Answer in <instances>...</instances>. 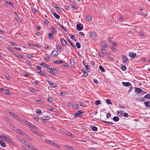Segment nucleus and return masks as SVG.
<instances>
[{
    "mask_svg": "<svg viewBox=\"0 0 150 150\" xmlns=\"http://www.w3.org/2000/svg\"><path fill=\"white\" fill-rule=\"evenodd\" d=\"M13 130L17 133H19L20 134H21L22 132H21V131L16 129H15Z\"/></svg>",
    "mask_w": 150,
    "mask_h": 150,
    "instance_id": "37",
    "label": "nucleus"
},
{
    "mask_svg": "<svg viewBox=\"0 0 150 150\" xmlns=\"http://www.w3.org/2000/svg\"><path fill=\"white\" fill-rule=\"evenodd\" d=\"M36 112L37 114L38 113L39 115L41 113V110L39 109L37 110H36Z\"/></svg>",
    "mask_w": 150,
    "mask_h": 150,
    "instance_id": "44",
    "label": "nucleus"
},
{
    "mask_svg": "<svg viewBox=\"0 0 150 150\" xmlns=\"http://www.w3.org/2000/svg\"><path fill=\"white\" fill-rule=\"evenodd\" d=\"M145 98L150 99V94H148L144 96Z\"/></svg>",
    "mask_w": 150,
    "mask_h": 150,
    "instance_id": "36",
    "label": "nucleus"
},
{
    "mask_svg": "<svg viewBox=\"0 0 150 150\" xmlns=\"http://www.w3.org/2000/svg\"><path fill=\"white\" fill-rule=\"evenodd\" d=\"M77 30H81L83 28L81 24H77L76 25Z\"/></svg>",
    "mask_w": 150,
    "mask_h": 150,
    "instance_id": "7",
    "label": "nucleus"
},
{
    "mask_svg": "<svg viewBox=\"0 0 150 150\" xmlns=\"http://www.w3.org/2000/svg\"><path fill=\"white\" fill-rule=\"evenodd\" d=\"M40 74L41 75H43L44 76L46 75V74L45 73L41 71V72H40Z\"/></svg>",
    "mask_w": 150,
    "mask_h": 150,
    "instance_id": "61",
    "label": "nucleus"
},
{
    "mask_svg": "<svg viewBox=\"0 0 150 150\" xmlns=\"http://www.w3.org/2000/svg\"><path fill=\"white\" fill-rule=\"evenodd\" d=\"M121 69L123 71H125L126 70V68L125 65H123L121 67Z\"/></svg>",
    "mask_w": 150,
    "mask_h": 150,
    "instance_id": "39",
    "label": "nucleus"
},
{
    "mask_svg": "<svg viewBox=\"0 0 150 150\" xmlns=\"http://www.w3.org/2000/svg\"><path fill=\"white\" fill-rule=\"evenodd\" d=\"M100 57H103L104 56V54L102 53H99Z\"/></svg>",
    "mask_w": 150,
    "mask_h": 150,
    "instance_id": "60",
    "label": "nucleus"
},
{
    "mask_svg": "<svg viewBox=\"0 0 150 150\" xmlns=\"http://www.w3.org/2000/svg\"><path fill=\"white\" fill-rule=\"evenodd\" d=\"M47 82L50 85L51 87L52 88H55L57 86V85L54 82H52V81L49 80H47Z\"/></svg>",
    "mask_w": 150,
    "mask_h": 150,
    "instance_id": "3",
    "label": "nucleus"
},
{
    "mask_svg": "<svg viewBox=\"0 0 150 150\" xmlns=\"http://www.w3.org/2000/svg\"><path fill=\"white\" fill-rule=\"evenodd\" d=\"M17 57H18L19 58H22L23 57V56L22 55L20 54H16L15 55Z\"/></svg>",
    "mask_w": 150,
    "mask_h": 150,
    "instance_id": "49",
    "label": "nucleus"
},
{
    "mask_svg": "<svg viewBox=\"0 0 150 150\" xmlns=\"http://www.w3.org/2000/svg\"><path fill=\"white\" fill-rule=\"evenodd\" d=\"M101 121L104 123H107L110 125H112V124H114V123L112 122H108V121H104V120H101Z\"/></svg>",
    "mask_w": 150,
    "mask_h": 150,
    "instance_id": "30",
    "label": "nucleus"
},
{
    "mask_svg": "<svg viewBox=\"0 0 150 150\" xmlns=\"http://www.w3.org/2000/svg\"><path fill=\"white\" fill-rule=\"evenodd\" d=\"M36 101L38 102H39L40 103H42L43 102V101L41 99H37Z\"/></svg>",
    "mask_w": 150,
    "mask_h": 150,
    "instance_id": "43",
    "label": "nucleus"
},
{
    "mask_svg": "<svg viewBox=\"0 0 150 150\" xmlns=\"http://www.w3.org/2000/svg\"><path fill=\"white\" fill-rule=\"evenodd\" d=\"M96 33L94 32H91L90 34V37L91 38H94L96 36Z\"/></svg>",
    "mask_w": 150,
    "mask_h": 150,
    "instance_id": "8",
    "label": "nucleus"
},
{
    "mask_svg": "<svg viewBox=\"0 0 150 150\" xmlns=\"http://www.w3.org/2000/svg\"><path fill=\"white\" fill-rule=\"evenodd\" d=\"M52 145L55 146L58 148H59L60 147L59 145H57V144H55V143H52Z\"/></svg>",
    "mask_w": 150,
    "mask_h": 150,
    "instance_id": "42",
    "label": "nucleus"
},
{
    "mask_svg": "<svg viewBox=\"0 0 150 150\" xmlns=\"http://www.w3.org/2000/svg\"><path fill=\"white\" fill-rule=\"evenodd\" d=\"M54 62L55 63L57 64H58L61 63L62 62V61L61 60H58L57 61H54Z\"/></svg>",
    "mask_w": 150,
    "mask_h": 150,
    "instance_id": "47",
    "label": "nucleus"
},
{
    "mask_svg": "<svg viewBox=\"0 0 150 150\" xmlns=\"http://www.w3.org/2000/svg\"><path fill=\"white\" fill-rule=\"evenodd\" d=\"M123 115L125 117H128V114L126 113H123Z\"/></svg>",
    "mask_w": 150,
    "mask_h": 150,
    "instance_id": "48",
    "label": "nucleus"
},
{
    "mask_svg": "<svg viewBox=\"0 0 150 150\" xmlns=\"http://www.w3.org/2000/svg\"><path fill=\"white\" fill-rule=\"evenodd\" d=\"M86 20L87 21H90L92 20V18L91 17L88 15H86Z\"/></svg>",
    "mask_w": 150,
    "mask_h": 150,
    "instance_id": "15",
    "label": "nucleus"
},
{
    "mask_svg": "<svg viewBox=\"0 0 150 150\" xmlns=\"http://www.w3.org/2000/svg\"><path fill=\"white\" fill-rule=\"evenodd\" d=\"M76 46L79 49L81 47V45L79 42H76Z\"/></svg>",
    "mask_w": 150,
    "mask_h": 150,
    "instance_id": "38",
    "label": "nucleus"
},
{
    "mask_svg": "<svg viewBox=\"0 0 150 150\" xmlns=\"http://www.w3.org/2000/svg\"><path fill=\"white\" fill-rule=\"evenodd\" d=\"M92 130L94 131H96L97 130V128L95 126H92L91 127Z\"/></svg>",
    "mask_w": 150,
    "mask_h": 150,
    "instance_id": "26",
    "label": "nucleus"
},
{
    "mask_svg": "<svg viewBox=\"0 0 150 150\" xmlns=\"http://www.w3.org/2000/svg\"><path fill=\"white\" fill-rule=\"evenodd\" d=\"M106 102L109 104H112V103L111 102V100L109 99H107Z\"/></svg>",
    "mask_w": 150,
    "mask_h": 150,
    "instance_id": "35",
    "label": "nucleus"
},
{
    "mask_svg": "<svg viewBox=\"0 0 150 150\" xmlns=\"http://www.w3.org/2000/svg\"><path fill=\"white\" fill-rule=\"evenodd\" d=\"M124 112L122 110H119L117 111V115L119 116H122L123 115Z\"/></svg>",
    "mask_w": 150,
    "mask_h": 150,
    "instance_id": "11",
    "label": "nucleus"
},
{
    "mask_svg": "<svg viewBox=\"0 0 150 150\" xmlns=\"http://www.w3.org/2000/svg\"><path fill=\"white\" fill-rule=\"evenodd\" d=\"M48 36L50 40H52L54 39L53 35L52 33H49L48 34Z\"/></svg>",
    "mask_w": 150,
    "mask_h": 150,
    "instance_id": "18",
    "label": "nucleus"
},
{
    "mask_svg": "<svg viewBox=\"0 0 150 150\" xmlns=\"http://www.w3.org/2000/svg\"><path fill=\"white\" fill-rule=\"evenodd\" d=\"M57 47L59 48V51H61V50L62 49V46L61 45H58V46H57Z\"/></svg>",
    "mask_w": 150,
    "mask_h": 150,
    "instance_id": "57",
    "label": "nucleus"
},
{
    "mask_svg": "<svg viewBox=\"0 0 150 150\" xmlns=\"http://www.w3.org/2000/svg\"><path fill=\"white\" fill-rule=\"evenodd\" d=\"M99 69H100V70L103 71V72H105V70L104 69V68L103 67L101 66L100 65L99 66Z\"/></svg>",
    "mask_w": 150,
    "mask_h": 150,
    "instance_id": "29",
    "label": "nucleus"
},
{
    "mask_svg": "<svg viewBox=\"0 0 150 150\" xmlns=\"http://www.w3.org/2000/svg\"><path fill=\"white\" fill-rule=\"evenodd\" d=\"M70 64L71 65H74L75 63V61L74 59H69Z\"/></svg>",
    "mask_w": 150,
    "mask_h": 150,
    "instance_id": "25",
    "label": "nucleus"
},
{
    "mask_svg": "<svg viewBox=\"0 0 150 150\" xmlns=\"http://www.w3.org/2000/svg\"><path fill=\"white\" fill-rule=\"evenodd\" d=\"M122 84L126 86H128L130 85L131 83L129 82H122Z\"/></svg>",
    "mask_w": 150,
    "mask_h": 150,
    "instance_id": "9",
    "label": "nucleus"
},
{
    "mask_svg": "<svg viewBox=\"0 0 150 150\" xmlns=\"http://www.w3.org/2000/svg\"><path fill=\"white\" fill-rule=\"evenodd\" d=\"M18 140L21 142L23 144L26 146H29V145L30 143L26 141V140L20 138L18 139Z\"/></svg>",
    "mask_w": 150,
    "mask_h": 150,
    "instance_id": "2",
    "label": "nucleus"
},
{
    "mask_svg": "<svg viewBox=\"0 0 150 150\" xmlns=\"http://www.w3.org/2000/svg\"><path fill=\"white\" fill-rule=\"evenodd\" d=\"M51 32L53 33H57V31H56L55 28L53 26H52V27L51 28Z\"/></svg>",
    "mask_w": 150,
    "mask_h": 150,
    "instance_id": "19",
    "label": "nucleus"
},
{
    "mask_svg": "<svg viewBox=\"0 0 150 150\" xmlns=\"http://www.w3.org/2000/svg\"><path fill=\"white\" fill-rule=\"evenodd\" d=\"M144 105L145 106H146L148 107H150V101H145L144 102Z\"/></svg>",
    "mask_w": 150,
    "mask_h": 150,
    "instance_id": "20",
    "label": "nucleus"
},
{
    "mask_svg": "<svg viewBox=\"0 0 150 150\" xmlns=\"http://www.w3.org/2000/svg\"><path fill=\"white\" fill-rule=\"evenodd\" d=\"M21 148L23 150H26V149H27L26 147L23 145H21Z\"/></svg>",
    "mask_w": 150,
    "mask_h": 150,
    "instance_id": "50",
    "label": "nucleus"
},
{
    "mask_svg": "<svg viewBox=\"0 0 150 150\" xmlns=\"http://www.w3.org/2000/svg\"><path fill=\"white\" fill-rule=\"evenodd\" d=\"M72 106H73L75 108H78L79 107L78 105L76 104L72 105Z\"/></svg>",
    "mask_w": 150,
    "mask_h": 150,
    "instance_id": "56",
    "label": "nucleus"
},
{
    "mask_svg": "<svg viewBox=\"0 0 150 150\" xmlns=\"http://www.w3.org/2000/svg\"><path fill=\"white\" fill-rule=\"evenodd\" d=\"M21 122L27 125L29 127L30 130L31 131L33 132L39 136H41V134L39 132H38L36 131L37 129V127L33 125L30 122L25 120L24 119H22L21 120Z\"/></svg>",
    "mask_w": 150,
    "mask_h": 150,
    "instance_id": "1",
    "label": "nucleus"
},
{
    "mask_svg": "<svg viewBox=\"0 0 150 150\" xmlns=\"http://www.w3.org/2000/svg\"><path fill=\"white\" fill-rule=\"evenodd\" d=\"M27 63L28 64L30 65V66H31L32 64L29 60H27Z\"/></svg>",
    "mask_w": 150,
    "mask_h": 150,
    "instance_id": "55",
    "label": "nucleus"
},
{
    "mask_svg": "<svg viewBox=\"0 0 150 150\" xmlns=\"http://www.w3.org/2000/svg\"><path fill=\"white\" fill-rule=\"evenodd\" d=\"M79 34L82 36H84L85 35L84 33L83 32H79Z\"/></svg>",
    "mask_w": 150,
    "mask_h": 150,
    "instance_id": "58",
    "label": "nucleus"
},
{
    "mask_svg": "<svg viewBox=\"0 0 150 150\" xmlns=\"http://www.w3.org/2000/svg\"><path fill=\"white\" fill-rule=\"evenodd\" d=\"M142 91V90L139 88H136L135 90V91L136 93H139L140 92H141V91Z\"/></svg>",
    "mask_w": 150,
    "mask_h": 150,
    "instance_id": "16",
    "label": "nucleus"
},
{
    "mask_svg": "<svg viewBox=\"0 0 150 150\" xmlns=\"http://www.w3.org/2000/svg\"><path fill=\"white\" fill-rule=\"evenodd\" d=\"M100 44L103 47H106L107 46V44L104 42L100 41Z\"/></svg>",
    "mask_w": 150,
    "mask_h": 150,
    "instance_id": "12",
    "label": "nucleus"
},
{
    "mask_svg": "<svg viewBox=\"0 0 150 150\" xmlns=\"http://www.w3.org/2000/svg\"><path fill=\"white\" fill-rule=\"evenodd\" d=\"M0 144L2 147H5L6 146V144L2 141L0 140Z\"/></svg>",
    "mask_w": 150,
    "mask_h": 150,
    "instance_id": "23",
    "label": "nucleus"
},
{
    "mask_svg": "<svg viewBox=\"0 0 150 150\" xmlns=\"http://www.w3.org/2000/svg\"><path fill=\"white\" fill-rule=\"evenodd\" d=\"M60 41L62 44L64 46H65L67 44V42L64 39H61L60 40Z\"/></svg>",
    "mask_w": 150,
    "mask_h": 150,
    "instance_id": "13",
    "label": "nucleus"
},
{
    "mask_svg": "<svg viewBox=\"0 0 150 150\" xmlns=\"http://www.w3.org/2000/svg\"><path fill=\"white\" fill-rule=\"evenodd\" d=\"M40 65L43 67H45L47 68L49 67V65L44 63H41L40 64Z\"/></svg>",
    "mask_w": 150,
    "mask_h": 150,
    "instance_id": "17",
    "label": "nucleus"
},
{
    "mask_svg": "<svg viewBox=\"0 0 150 150\" xmlns=\"http://www.w3.org/2000/svg\"><path fill=\"white\" fill-rule=\"evenodd\" d=\"M69 36L71 38L74 40L75 42H76L77 41V40L76 39L75 37L73 35L71 34H70L69 35Z\"/></svg>",
    "mask_w": 150,
    "mask_h": 150,
    "instance_id": "22",
    "label": "nucleus"
},
{
    "mask_svg": "<svg viewBox=\"0 0 150 150\" xmlns=\"http://www.w3.org/2000/svg\"><path fill=\"white\" fill-rule=\"evenodd\" d=\"M93 81L96 84H97L98 83V81L95 79H93Z\"/></svg>",
    "mask_w": 150,
    "mask_h": 150,
    "instance_id": "63",
    "label": "nucleus"
},
{
    "mask_svg": "<svg viewBox=\"0 0 150 150\" xmlns=\"http://www.w3.org/2000/svg\"><path fill=\"white\" fill-rule=\"evenodd\" d=\"M122 58L123 61V62L126 64H128L129 63V60L128 58L126 56H122Z\"/></svg>",
    "mask_w": 150,
    "mask_h": 150,
    "instance_id": "4",
    "label": "nucleus"
},
{
    "mask_svg": "<svg viewBox=\"0 0 150 150\" xmlns=\"http://www.w3.org/2000/svg\"><path fill=\"white\" fill-rule=\"evenodd\" d=\"M29 145V146H28L29 148L32 150H35V149L36 148H35L34 147V146L33 145H31L30 143Z\"/></svg>",
    "mask_w": 150,
    "mask_h": 150,
    "instance_id": "21",
    "label": "nucleus"
},
{
    "mask_svg": "<svg viewBox=\"0 0 150 150\" xmlns=\"http://www.w3.org/2000/svg\"><path fill=\"white\" fill-rule=\"evenodd\" d=\"M53 99L51 97H48L47 98V100L49 102H52L53 101Z\"/></svg>",
    "mask_w": 150,
    "mask_h": 150,
    "instance_id": "32",
    "label": "nucleus"
},
{
    "mask_svg": "<svg viewBox=\"0 0 150 150\" xmlns=\"http://www.w3.org/2000/svg\"><path fill=\"white\" fill-rule=\"evenodd\" d=\"M36 67L37 69L40 70H41L42 69V68L39 66H36Z\"/></svg>",
    "mask_w": 150,
    "mask_h": 150,
    "instance_id": "62",
    "label": "nucleus"
},
{
    "mask_svg": "<svg viewBox=\"0 0 150 150\" xmlns=\"http://www.w3.org/2000/svg\"><path fill=\"white\" fill-rule=\"evenodd\" d=\"M58 52L55 50H54L52 52V53L51 54V56L54 57L56 56H57V55H58Z\"/></svg>",
    "mask_w": 150,
    "mask_h": 150,
    "instance_id": "6",
    "label": "nucleus"
},
{
    "mask_svg": "<svg viewBox=\"0 0 150 150\" xmlns=\"http://www.w3.org/2000/svg\"><path fill=\"white\" fill-rule=\"evenodd\" d=\"M45 59L47 60H49L50 59V57L49 56H47L45 57Z\"/></svg>",
    "mask_w": 150,
    "mask_h": 150,
    "instance_id": "64",
    "label": "nucleus"
},
{
    "mask_svg": "<svg viewBox=\"0 0 150 150\" xmlns=\"http://www.w3.org/2000/svg\"><path fill=\"white\" fill-rule=\"evenodd\" d=\"M74 115L75 117H81V115L78 112L74 114Z\"/></svg>",
    "mask_w": 150,
    "mask_h": 150,
    "instance_id": "41",
    "label": "nucleus"
},
{
    "mask_svg": "<svg viewBox=\"0 0 150 150\" xmlns=\"http://www.w3.org/2000/svg\"><path fill=\"white\" fill-rule=\"evenodd\" d=\"M4 137V139H5L6 141H8L10 144H13L14 145L15 144L14 142H13L12 140L8 138L6 136H3Z\"/></svg>",
    "mask_w": 150,
    "mask_h": 150,
    "instance_id": "5",
    "label": "nucleus"
},
{
    "mask_svg": "<svg viewBox=\"0 0 150 150\" xmlns=\"http://www.w3.org/2000/svg\"><path fill=\"white\" fill-rule=\"evenodd\" d=\"M47 68L49 69L52 70V71L54 70H56V69L55 68L52 67H50L49 65V67H48V68Z\"/></svg>",
    "mask_w": 150,
    "mask_h": 150,
    "instance_id": "33",
    "label": "nucleus"
},
{
    "mask_svg": "<svg viewBox=\"0 0 150 150\" xmlns=\"http://www.w3.org/2000/svg\"><path fill=\"white\" fill-rule=\"evenodd\" d=\"M68 41L69 43L74 48H76V46L74 44H73L71 41L70 40H68Z\"/></svg>",
    "mask_w": 150,
    "mask_h": 150,
    "instance_id": "31",
    "label": "nucleus"
},
{
    "mask_svg": "<svg viewBox=\"0 0 150 150\" xmlns=\"http://www.w3.org/2000/svg\"><path fill=\"white\" fill-rule=\"evenodd\" d=\"M6 2L10 6H13V4L12 3H11V2L10 1H6Z\"/></svg>",
    "mask_w": 150,
    "mask_h": 150,
    "instance_id": "45",
    "label": "nucleus"
},
{
    "mask_svg": "<svg viewBox=\"0 0 150 150\" xmlns=\"http://www.w3.org/2000/svg\"><path fill=\"white\" fill-rule=\"evenodd\" d=\"M54 16L57 19H59V16L57 14L55 13H53Z\"/></svg>",
    "mask_w": 150,
    "mask_h": 150,
    "instance_id": "27",
    "label": "nucleus"
},
{
    "mask_svg": "<svg viewBox=\"0 0 150 150\" xmlns=\"http://www.w3.org/2000/svg\"><path fill=\"white\" fill-rule=\"evenodd\" d=\"M9 113L12 116L14 117H15V116L16 115L15 113L13 112H10Z\"/></svg>",
    "mask_w": 150,
    "mask_h": 150,
    "instance_id": "40",
    "label": "nucleus"
},
{
    "mask_svg": "<svg viewBox=\"0 0 150 150\" xmlns=\"http://www.w3.org/2000/svg\"><path fill=\"white\" fill-rule=\"evenodd\" d=\"M136 55V54L135 53L133 52H130L129 53V56L132 58L134 57Z\"/></svg>",
    "mask_w": 150,
    "mask_h": 150,
    "instance_id": "14",
    "label": "nucleus"
},
{
    "mask_svg": "<svg viewBox=\"0 0 150 150\" xmlns=\"http://www.w3.org/2000/svg\"><path fill=\"white\" fill-rule=\"evenodd\" d=\"M27 57L28 58L30 59L32 58L33 57V56L31 55L30 54H28V55H27Z\"/></svg>",
    "mask_w": 150,
    "mask_h": 150,
    "instance_id": "46",
    "label": "nucleus"
},
{
    "mask_svg": "<svg viewBox=\"0 0 150 150\" xmlns=\"http://www.w3.org/2000/svg\"><path fill=\"white\" fill-rule=\"evenodd\" d=\"M111 114L110 113H108L107 114L106 117L107 118H109L111 116Z\"/></svg>",
    "mask_w": 150,
    "mask_h": 150,
    "instance_id": "51",
    "label": "nucleus"
},
{
    "mask_svg": "<svg viewBox=\"0 0 150 150\" xmlns=\"http://www.w3.org/2000/svg\"><path fill=\"white\" fill-rule=\"evenodd\" d=\"M32 11L33 13H35L37 11V10L34 7L32 8Z\"/></svg>",
    "mask_w": 150,
    "mask_h": 150,
    "instance_id": "52",
    "label": "nucleus"
},
{
    "mask_svg": "<svg viewBox=\"0 0 150 150\" xmlns=\"http://www.w3.org/2000/svg\"><path fill=\"white\" fill-rule=\"evenodd\" d=\"M24 137L32 141V139L30 137L27 135H25V136H24Z\"/></svg>",
    "mask_w": 150,
    "mask_h": 150,
    "instance_id": "34",
    "label": "nucleus"
},
{
    "mask_svg": "<svg viewBox=\"0 0 150 150\" xmlns=\"http://www.w3.org/2000/svg\"><path fill=\"white\" fill-rule=\"evenodd\" d=\"M101 103V102L100 100H96L95 101V104L96 105H98L100 104Z\"/></svg>",
    "mask_w": 150,
    "mask_h": 150,
    "instance_id": "28",
    "label": "nucleus"
},
{
    "mask_svg": "<svg viewBox=\"0 0 150 150\" xmlns=\"http://www.w3.org/2000/svg\"><path fill=\"white\" fill-rule=\"evenodd\" d=\"M71 6L74 9H76V6L75 4H72Z\"/></svg>",
    "mask_w": 150,
    "mask_h": 150,
    "instance_id": "53",
    "label": "nucleus"
},
{
    "mask_svg": "<svg viewBox=\"0 0 150 150\" xmlns=\"http://www.w3.org/2000/svg\"><path fill=\"white\" fill-rule=\"evenodd\" d=\"M113 120L114 121L117 122L119 120V117L117 116H115L113 117Z\"/></svg>",
    "mask_w": 150,
    "mask_h": 150,
    "instance_id": "24",
    "label": "nucleus"
},
{
    "mask_svg": "<svg viewBox=\"0 0 150 150\" xmlns=\"http://www.w3.org/2000/svg\"><path fill=\"white\" fill-rule=\"evenodd\" d=\"M14 117L16 119H17L18 120H21H21L23 119H22L21 120L20 118L19 117L17 116L16 115Z\"/></svg>",
    "mask_w": 150,
    "mask_h": 150,
    "instance_id": "54",
    "label": "nucleus"
},
{
    "mask_svg": "<svg viewBox=\"0 0 150 150\" xmlns=\"http://www.w3.org/2000/svg\"><path fill=\"white\" fill-rule=\"evenodd\" d=\"M141 14L144 17H146L147 16L146 14H144L143 12H142L141 13Z\"/></svg>",
    "mask_w": 150,
    "mask_h": 150,
    "instance_id": "59",
    "label": "nucleus"
},
{
    "mask_svg": "<svg viewBox=\"0 0 150 150\" xmlns=\"http://www.w3.org/2000/svg\"><path fill=\"white\" fill-rule=\"evenodd\" d=\"M65 133L67 136L69 137H72L73 138L74 137V135L72 134H71V133L69 131L66 132Z\"/></svg>",
    "mask_w": 150,
    "mask_h": 150,
    "instance_id": "10",
    "label": "nucleus"
}]
</instances>
